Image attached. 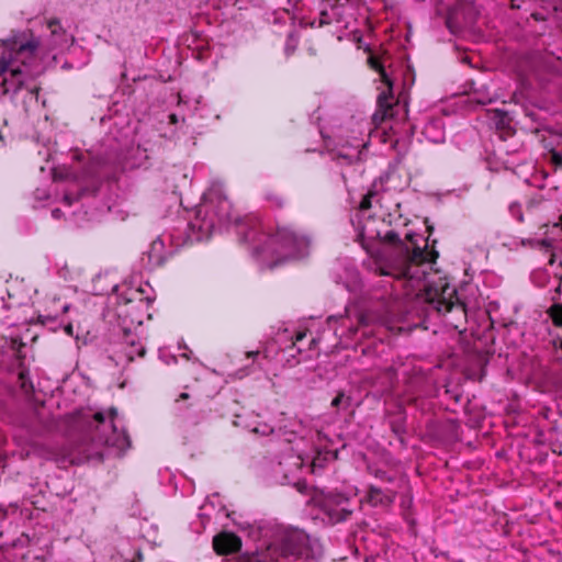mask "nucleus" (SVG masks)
Listing matches in <instances>:
<instances>
[{"instance_id": "423d86ee", "label": "nucleus", "mask_w": 562, "mask_h": 562, "mask_svg": "<svg viewBox=\"0 0 562 562\" xmlns=\"http://www.w3.org/2000/svg\"><path fill=\"white\" fill-rule=\"evenodd\" d=\"M241 540L233 532L223 531L214 537L213 547L218 554H229L239 550Z\"/></svg>"}, {"instance_id": "f257e3e1", "label": "nucleus", "mask_w": 562, "mask_h": 562, "mask_svg": "<svg viewBox=\"0 0 562 562\" xmlns=\"http://www.w3.org/2000/svg\"><path fill=\"white\" fill-rule=\"evenodd\" d=\"M0 47L4 50L0 57V77L2 80L4 93L18 92L26 80V74L23 66L26 59L31 58L40 47V41L32 37L22 42L18 35L7 40H0Z\"/></svg>"}, {"instance_id": "1a4fd4ad", "label": "nucleus", "mask_w": 562, "mask_h": 562, "mask_svg": "<svg viewBox=\"0 0 562 562\" xmlns=\"http://www.w3.org/2000/svg\"><path fill=\"white\" fill-rule=\"evenodd\" d=\"M549 313L554 325L562 327V304H554L551 306Z\"/></svg>"}, {"instance_id": "39448f33", "label": "nucleus", "mask_w": 562, "mask_h": 562, "mask_svg": "<svg viewBox=\"0 0 562 562\" xmlns=\"http://www.w3.org/2000/svg\"><path fill=\"white\" fill-rule=\"evenodd\" d=\"M117 416V412L114 408H111L106 415L104 413H95L94 419L100 423H104L105 419H109L112 428L113 435L106 438V443L113 447H116L120 450L127 449L130 447V438L125 434L124 430H119L115 425V419Z\"/></svg>"}, {"instance_id": "412c9836", "label": "nucleus", "mask_w": 562, "mask_h": 562, "mask_svg": "<svg viewBox=\"0 0 562 562\" xmlns=\"http://www.w3.org/2000/svg\"><path fill=\"white\" fill-rule=\"evenodd\" d=\"M180 397H181V398H187V397H188V394H187V393H182V394L180 395Z\"/></svg>"}, {"instance_id": "f3484780", "label": "nucleus", "mask_w": 562, "mask_h": 562, "mask_svg": "<svg viewBox=\"0 0 562 562\" xmlns=\"http://www.w3.org/2000/svg\"><path fill=\"white\" fill-rule=\"evenodd\" d=\"M259 355V351H250V352H247V357H256Z\"/></svg>"}, {"instance_id": "9b49d317", "label": "nucleus", "mask_w": 562, "mask_h": 562, "mask_svg": "<svg viewBox=\"0 0 562 562\" xmlns=\"http://www.w3.org/2000/svg\"><path fill=\"white\" fill-rule=\"evenodd\" d=\"M370 64L372 66V68L376 69L380 74H381V77H382V80L389 86V88L391 89L392 88V82L390 81V79L387 78L385 71L381 68V66L379 65V63L376 60H374L373 58H370Z\"/></svg>"}, {"instance_id": "4468645a", "label": "nucleus", "mask_w": 562, "mask_h": 562, "mask_svg": "<svg viewBox=\"0 0 562 562\" xmlns=\"http://www.w3.org/2000/svg\"><path fill=\"white\" fill-rule=\"evenodd\" d=\"M52 215H53V217H55V218H59V217H60V215H61V212H60V210L55 209V210H53Z\"/></svg>"}, {"instance_id": "393cba45", "label": "nucleus", "mask_w": 562, "mask_h": 562, "mask_svg": "<svg viewBox=\"0 0 562 562\" xmlns=\"http://www.w3.org/2000/svg\"><path fill=\"white\" fill-rule=\"evenodd\" d=\"M226 204H227V201H224L222 204V207H225Z\"/></svg>"}, {"instance_id": "2eb2a0df", "label": "nucleus", "mask_w": 562, "mask_h": 562, "mask_svg": "<svg viewBox=\"0 0 562 562\" xmlns=\"http://www.w3.org/2000/svg\"><path fill=\"white\" fill-rule=\"evenodd\" d=\"M541 246L549 248V247H551V241L548 239H543V240H541Z\"/></svg>"}, {"instance_id": "b1692460", "label": "nucleus", "mask_w": 562, "mask_h": 562, "mask_svg": "<svg viewBox=\"0 0 562 562\" xmlns=\"http://www.w3.org/2000/svg\"><path fill=\"white\" fill-rule=\"evenodd\" d=\"M226 204H227V201H224L222 204V207H225Z\"/></svg>"}, {"instance_id": "a211bd4d", "label": "nucleus", "mask_w": 562, "mask_h": 562, "mask_svg": "<svg viewBox=\"0 0 562 562\" xmlns=\"http://www.w3.org/2000/svg\"><path fill=\"white\" fill-rule=\"evenodd\" d=\"M66 331H67L68 334H71V333H72V327H71V325H68V326L66 327Z\"/></svg>"}, {"instance_id": "6ab92c4d", "label": "nucleus", "mask_w": 562, "mask_h": 562, "mask_svg": "<svg viewBox=\"0 0 562 562\" xmlns=\"http://www.w3.org/2000/svg\"><path fill=\"white\" fill-rule=\"evenodd\" d=\"M296 468H300L301 467V461H300V458H297L296 462L294 463Z\"/></svg>"}, {"instance_id": "f03ea898", "label": "nucleus", "mask_w": 562, "mask_h": 562, "mask_svg": "<svg viewBox=\"0 0 562 562\" xmlns=\"http://www.w3.org/2000/svg\"><path fill=\"white\" fill-rule=\"evenodd\" d=\"M423 256V251L417 249L401 277L407 279L417 291H425L426 299L435 304L439 313L450 312L456 304V289L447 282L441 283L440 288L435 286L429 280L430 263L424 262Z\"/></svg>"}, {"instance_id": "4be33fe9", "label": "nucleus", "mask_w": 562, "mask_h": 562, "mask_svg": "<svg viewBox=\"0 0 562 562\" xmlns=\"http://www.w3.org/2000/svg\"><path fill=\"white\" fill-rule=\"evenodd\" d=\"M361 206H362V207H366V206H367V201H366V200L361 202Z\"/></svg>"}, {"instance_id": "5701e85b", "label": "nucleus", "mask_w": 562, "mask_h": 562, "mask_svg": "<svg viewBox=\"0 0 562 562\" xmlns=\"http://www.w3.org/2000/svg\"><path fill=\"white\" fill-rule=\"evenodd\" d=\"M65 202H66L68 205H70V201H69V199H68L67 196L65 198Z\"/></svg>"}, {"instance_id": "0eeeda50", "label": "nucleus", "mask_w": 562, "mask_h": 562, "mask_svg": "<svg viewBox=\"0 0 562 562\" xmlns=\"http://www.w3.org/2000/svg\"><path fill=\"white\" fill-rule=\"evenodd\" d=\"M378 103H379V111L374 114V119L378 120L380 119L381 121L384 120L386 116H389V112L392 108V104L389 100V94L383 92L379 95V99H378Z\"/></svg>"}, {"instance_id": "20e7f679", "label": "nucleus", "mask_w": 562, "mask_h": 562, "mask_svg": "<svg viewBox=\"0 0 562 562\" xmlns=\"http://www.w3.org/2000/svg\"><path fill=\"white\" fill-rule=\"evenodd\" d=\"M306 536L299 531L286 532L281 537V546L276 544L267 548V554L256 555L254 562H279V558L294 560L300 558H307L308 550L306 548Z\"/></svg>"}, {"instance_id": "aec40b11", "label": "nucleus", "mask_w": 562, "mask_h": 562, "mask_svg": "<svg viewBox=\"0 0 562 562\" xmlns=\"http://www.w3.org/2000/svg\"><path fill=\"white\" fill-rule=\"evenodd\" d=\"M68 310H69V305H65V306L63 307L64 313H66Z\"/></svg>"}, {"instance_id": "6e6552de", "label": "nucleus", "mask_w": 562, "mask_h": 562, "mask_svg": "<svg viewBox=\"0 0 562 562\" xmlns=\"http://www.w3.org/2000/svg\"><path fill=\"white\" fill-rule=\"evenodd\" d=\"M370 502L374 505L382 503H390L392 498L390 496H383L382 492L376 487H371L369 491Z\"/></svg>"}, {"instance_id": "7ed1b4c3", "label": "nucleus", "mask_w": 562, "mask_h": 562, "mask_svg": "<svg viewBox=\"0 0 562 562\" xmlns=\"http://www.w3.org/2000/svg\"><path fill=\"white\" fill-rule=\"evenodd\" d=\"M311 240L306 235L299 234L294 228L279 227L276 235L271 237L263 249L262 257H277V262L269 263L270 267L290 259H299L308 254Z\"/></svg>"}, {"instance_id": "9d476101", "label": "nucleus", "mask_w": 562, "mask_h": 562, "mask_svg": "<svg viewBox=\"0 0 562 562\" xmlns=\"http://www.w3.org/2000/svg\"><path fill=\"white\" fill-rule=\"evenodd\" d=\"M145 353V348L138 344H134V341L131 342V350L127 351V357L130 359H133L135 356H143Z\"/></svg>"}, {"instance_id": "ddd939ff", "label": "nucleus", "mask_w": 562, "mask_h": 562, "mask_svg": "<svg viewBox=\"0 0 562 562\" xmlns=\"http://www.w3.org/2000/svg\"><path fill=\"white\" fill-rule=\"evenodd\" d=\"M341 400H342V394L337 395V396L331 401V406L337 407V406L340 404Z\"/></svg>"}, {"instance_id": "f8f14e48", "label": "nucleus", "mask_w": 562, "mask_h": 562, "mask_svg": "<svg viewBox=\"0 0 562 562\" xmlns=\"http://www.w3.org/2000/svg\"><path fill=\"white\" fill-rule=\"evenodd\" d=\"M47 27L49 29L50 33L53 35H56L58 34L59 32H61L63 27L60 25V22L57 21V20H49L47 22Z\"/></svg>"}, {"instance_id": "dca6fc26", "label": "nucleus", "mask_w": 562, "mask_h": 562, "mask_svg": "<svg viewBox=\"0 0 562 562\" xmlns=\"http://www.w3.org/2000/svg\"><path fill=\"white\" fill-rule=\"evenodd\" d=\"M322 20H321V24H324V23H329V20L326 19V13L324 11H322Z\"/></svg>"}]
</instances>
